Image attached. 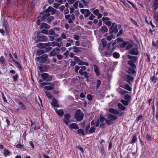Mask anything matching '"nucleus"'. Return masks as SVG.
<instances>
[{"label":"nucleus","mask_w":158,"mask_h":158,"mask_svg":"<svg viewBox=\"0 0 158 158\" xmlns=\"http://www.w3.org/2000/svg\"><path fill=\"white\" fill-rule=\"evenodd\" d=\"M127 42H124L121 44L120 46L121 48H124L127 45Z\"/></svg>","instance_id":"nucleus-53"},{"label":"nucleus","mask_w":158,"mask_h":158,"mask_svg":"<svg viewBox=\"0 0 158 158\" xmlns=\"http://www.w3.org/2000/svg\"><path fill=\"white\" fill-rule=\"evenodd\" d=\"M109 112L110 113L116 115H119V116H121L123 114L122 112H119L117 110L114 108H110L109 109Z\"/></svg>","instance_id":"nucleus-11"},{"label":"nucleus","mask_w":158,"mask_h":158,"mask_svg":"<svg viewBox=\"0 0 158 158\" xmlns=\"http://www.w3.org/2000/svg\"><path fill=\"white\" fill-rule=\"evenodd\" d=\"M95 128L94 126H93L91 127L89 131V133H92L94 132L95 130Z\"/></svg>","instance_id":"nucleus-50"},{"label":"nucleus","mask_w":158,"mask_h":158,"mask_svg":"<svg viewBox=\"0 0 158 158\" xmlns=\"http://www.w3.org/2000/svg\"><path fill=\"white\" fill-rule=\"evenodd\" d=\"M118 106L119 109L121 110H125L126 109V107L123 105L121 103H118Z\"/></svg>","instance_id":"nucleus-31"},{"label":"nucleus","mask_w":158,"mask_h":158,"mask_svg":"<svg viewBox=\"0 0 158 158\" xmlns=\"http://www.w3.org/2000/svg\"><path fill=\"white\" fill-rule=\"evenodd\" d=\"M125 79L130 84H131V83L133 82L134 81V78L128 74H127L125 75Z\"/></svg>","instance_id":"nucleus-13"},{"label":"nucleus","mask_w":158,"mask_h":158,"mask_svg":"<svg viewBox=\"0 0 158 158\" xmlns=\"http://www.w3.org/2000/svg\"><path fill=\"white\" fill-rule=\"evenodd\" d=\"M129 53L132 55H137L139 54V52L137 48H133L129 51Z\"/></svg>","instance_id":"nucleus-20"},{"label":"nucleus","mask_w":158,"mask_h":158,"mask_svg":"<svg viewBox=\"0 0 158 158\" xmlns=\"http://www.w3.org/2000/svg\"><path fill=\"white\" fill-rule=\"evenodd\" d=\"M45 93L48 98H52V96L49 92L45 91Z\"/></svg>","instance_id":"nucleus-54"},{"label":"nucleus","mask_w":158,"mask_h":158,"mask_svg":"<svg viewBox=\"0 0 158 158\" xmlns=\"http://www.w3.org/2000/svg\"><path fill=\"white\" fill-rule=\"evenodd\" d=\"M40 32L46 35L48 34V31L45 29H42L40 31Z\"/></svg>","instance_id":"nucleus-45"},{"label":"nucleus","mask_w":158,"mask_h":158,"mask_svg":"<svg viewBox=\"0 0 158 158\" xmlns=\"http://www.w3.org/2000/svg\"><path fill=\"white\" fill-rule=\"evenodd\" d=\"M90 128V125H87L85 127V131H86V132H88L89 131V130Z\"/></svg>","instance_id":"nucleus-63"},{"label":"nucleus","mask_w":158,"mask_h":158,"mask_svg":"<svg viewBox=\"0 0 158 158\" xmlns=\"http://www.w3.org/2000/svg\"><path fill=\"white\" fill-rule=\"evenodd\" d=\"M49 66L48 65L40 64L38 66V68L40 71L41 72L46 71L49 69Z\"/></svg>","instance_id":"nucleus-10"},{"label":"nucleus","mask_w":158,"mask_h":158,"mask_svg":"<svg viewBox=\"0 0 158 158\" xmlns=\"http://www.w3.org/2000/svg\"><path fill=\"white\" fill-rule=\"evenodd\" d=\"M50 85V86H47L44 87V88L46 90H52L54 89V84L52 83L43 82L41 84V85L44 86L46 85Z\"/></svg>","instance_id":"nucleus-8"},{"label":"nucleus","mask_w":158,"mask_h":158,"mask_svg":"<svg viewBox=\"0 0 158 158\" xmlns=\"http://www.w3.org/2000/svg\"><path fill=\"white\" fill-rule=\"evenodd\" d=\"M81 68L79 70V72L80 74L81 75H84V77L85 78H89V73L85 71H83L85 70L86 67L85 66H80Z\"/></svg>","instance_id":"nucleus-7"},{"label":"nucleus","mask_w":158,"mask_h":158,"mask_svg":"<svg viewBox=\"0 0 158 158\" xmlns=\"http://www.w3.org/2000/svg\"><path fill=\"white\" fill-rule=\"evenodd\" d=\"M87 98L90 101L92 99V96L90 94H88L87 96Z\"/></svg>","instance_id":"nucleus-60"},{"label":"nucleus","mask_w":158,"mask_h":158,"mask_svg":"<svg viewBox=\"0 0 158 158\" xmlns=\"http://www.w3.org/2000/svg\"><path fill=\"white\" fill-rule=\"evenodd\" d=\"M42 78L44 80H46L47 81H50L52 80V76L49 75L48 73H44L41 75Z\"/></svg>","instance_id":"nucleus-6"},{"label":"nucleus","mask_w":158,"mask_h":158,"mask_svg":"<svg viewBox=\"0 0 158 158\" xmlns=\"http://www.w3.org/2000/svg\"><path fill=\"white\" fill-rule=\"evenodd\" d=\"M123 88L129 91H131L132 90V88L128 84L126 85L124 87H123Z\"/></svg>","instance_id":"nucleus-34"},{"label":"nucleus","mask_w":158,"mask_h":158,"mask_svg":"<svg viewBox=\"0 0 158 158\" xmlns=\"http://www.w3.org/2000/svg\"><path fill=\"white\" fill-rule=\"evenodd\" d=\"M45 53V52H44V50L41 49H39L37 51V54L38 56L44 54Z\"/></svg>","instance_id":"nucleus-33"},{"label":"nucleus","mask_w":158,"mask_h":158,"mask_svg":"<svg viewBox=\"0 0 158 158\" xmlns=\"http://www.w3.org/2000/svg\"><path fill=\"white\" fill-rule=\"evenodd\" d=\"M117 118V116L109 114L107 116V118L105 119L106 123L110 125L114 123V122Z\"/></svg>","instance_id":"nucleus-3"},{"label":"nucleus","mask_w":158,"mask_h":158,"mask_svg":"<svg viewBox=\"0 0 158 158\" xmlns=\"http://www.w3.org/2000/svg\"><path fill=\"white\" fill-rule=\"evenodd\" d=\"M60 38L62 39H66L67 38L66 35L65 34L64 32H63L61 34Z\"/></svg>","instance_id":"nucleus-49"},{"label":"nucleus","mask_w":158,"mask_h":158,"mask_svg":"<svg viewBox=\"0 0 158 158\" xmlns=\"http://www.w3.org/2000/svg\"><path fill=\"white\" fill-rule=\"evenodd\" d=\"M55 110L56 113L58 115L61 117L63 116L64 114V112L62 109H60L59 110L55 109Z\"/></svg>","instance_id":"nucleus-22"},{"label":"nucleus","mask_w":158,"mask_h":158,"mask_svg":"<svg viewBox=\"0 0 158 158\" xmlns=\"http://www.w3.org/2000/svg\"><path fill=\"white\" fill-rule=\"evenodd\" d=\"M147 138V140L148 141H151L152 139L151 136L149 134H147L146 136Z\"/></svg>","instance_id":"nucleus-58"},{"label":"nucleus","mask_w":158,"mask_h":158,"mask_svg":"<svg viewBox=\"0 0 158 158\" xmlns=\"http://www.w3.org/2000/svg\"><path fill=\"white\" fill-rule=\"evenodd\" d=\"M137 140V138L135 135H134L133 136V137L132 140L131 142V143H135Z\"/></svg>","instance_id":"nucleus-44"},{"label":"nucleus","mask_w":158,"mask_h":158,"mask_svg":"<svg viewBox=\"0 0 158 158\" xmlns=\"http://www.w3.org/2000/svg\"><path fill=\"white\" fill-rule=\"evenodd\" d=\"M44 45H45V47H49L51 46H52V42H48L47 43H44Z\"/></svg>","instance_id":"nucleus-61"},{"label":"nucleus","mask_w":158,"mask_h":158,"mask_svg":"<svg viewBox=\"0 0 158 158\" xmlns=\"http://www.w3.org/2000/svg\"><path fill=\"white\" fill-rule=\"evenodd\" d=\"M130 65L131 66L129 67L127 72L130 74H134V73H135V69L136 68V66L135 65V66L133 65Z\"/></svg>","instance_id":"nucleus-16"},{"label":"nucleus","mask_w":158,"mask_h":158,"mask_svg":"<svg viewBox=\"0 0 158 158\" xmlns=\"http://www.w3.org/2000/svg\"><path fill=\"white\" fill-rule=\"evenodd\" d=\"M3 152L4 155L5 156H7L10 153V152L6 149H5L4 150Z\"/></svg>","instance_id":"nucleus-52"},{"label":"nucleus","mask_w":158,"mask_h":158,"mask_svg":"<svg viewBox=\"0 0 158 158\" xmlns=\"http://www.w3.org/2000/svg\"><path fill=\"white\" fill-rule=\"evenodd\" d=\"M19 107H20V109L23 110H25L26 109L25 105L21 102H19Z\"/></svg>","instance_id":"nucleus-36"},{"label":"nucleus","mask_w":158,"mask_h":158,"mask_svg":"<svg viewBox=\"0 0 158 158\" xmlns=\"http://www.w3.org/2000/svg\"><path fill=\"white\" fill-rule=\"evenodd\" d=\"M69 127L71 129H74L76 130L79 128L78 125L75 123L70 124Z\"/></svg>","instance_id":"nucleus-24"},{"label":"nucleus","mask_w":158,"mask_h":158,"mask_svg":"<svg viewBox=\"0 0 158 158\" xmlns=\"http://www.w3.org/2000/svg\"><path fill=\"white\" fill-rule=\"evenodd\" d=\"M117 91L119 93L122 95L126 93H128L127 91L121 88H118L117 89Z\"/></svg>","instance_id":"nucleus-27"},{"label":"nucleus","mask_w":158,"mask_h":158,"mask_svg":"<svg viewBox=\"0 0 158 158\" xmlns=\"http://www.w3.org/2000/svg\"><path fill=\"white\" fill-rule=\"evenodd\" d=\"M82 14H84V16L88 17L90 14L89 10L87 9H82L80 10Z\"/></svg>","instance_id":"nucleus-14"},{"label":"nucleus","mask_w":158,"mask_h":158,"mask_svg":"<svg viewBox=\"0 0 158 158\" xmlns=\"http://www.w3.org/2000/svg\"><path fill=\"white\" fill-rule=\"evenodd\" d=\"M44 49H45L44 50V52H47L52 50V48L51 47H48L47 48L45 47Z\"/></svg>","instance_id":"nucleus-51"},{"label":"nucleus","mask_w":158,"mask_h":158,"mask_svg":"<svg viewBox=\"0 0 158 158\" xmlns=\"http://www.w3.org/2000/svg\"><path fill=\"white\" fill-rule=\"evenodd\" d=\"M105 24L109 26H110L111 25V23L109 20L108 21H105V22H104Z\"/></svg>","instance_id":"nucleus-57"},{"label":"nucleus","mask_w":158,"mask_h":158,"mask_svg":"<svg viewBox=\"0 0 158 158\" xmlns=\"http://www.w3.org/2000/svg\"><path fill=\"white\" fill-rule=\"evenodd\" d=\"M45 11L46 12L49 13V12H50L51 14L53 15L56 13V10L54 9L52 7L50 6L47 9L45 10Z\"/></svg>","instance_id":"nucleus-19"},{"label":"nucleus","mask_w":158,"mask_h":158,"mask_svg":"<svg viewBox=\"0 0 158 158\" xmlns=\"http://www.w3.org/2000/svg\"><path fill=\"white\" fill-rule=\"evenodd\" d=\"M128 58L130 60L128 61V63L129 65H133L135 66L134 63L137 60V57L134 56H132L129 55Z\"/></svg>","instance_id":"nucleus-9"},{"label":"nucleus","mask_w":158,"mask_h":158,"mask_svg":"<svg viewBox=\"0 0 158 158\" xmlns=\"http://www.w3.org/2000/svg\"><path fill=\"white\" fill-rule=\"evenodd\" d=\"M64 17L68 21V22L69 24L73 23L75 19V15L73 14L65 15L64 16Z\"/></svg>","instance_id":"nucleus-5"},{"label":"nucleus","mask_w":158,"mask_h":158,"mask_svg":"<svg viewBox=\"0 0 158 158\" xmlns=\"http://www.w3.org/2000/svg\"><path fill=\"white\" fill-rule=\"evenodd\" d=\"M75 67V72L76 73H78V70L80 69L81 68L80 66H79L78 65H76Z\"/></svg>","instance_id":"nucleus-56"},{"label":"nucleus","mask_w":158,"mask_h":158,"mask_svg":"<svg viewBox=\"0 0 158 158\" xmlns=\"http://www.w3.org/2000/svg\"><path fill=\"white\" fill-rule=\"evenodd\" d=\"M51 105L53 107H59V105L57 104V101L55 99H52V102L51 103Z\"/></svg>","instance_id":"nucleus-26"},{"label":"nucleus","mask_w":158,"mask_h":158,"mask_svg":"<svg viewBox=\"0 0 158 158\" xmlns=\"http://www.w3.org/2000/svg\"><path fill=\"white\" fill-rule=\"evenodd\" d=\"M83 117L84 114L82 111L80 110H77L74 115V118L76 120L81 121L83 119Z\"/></svg>","instance_id":"nucleus-4"},{"label":"nucleus","mask_w":158,"mask_h":158,"mask_svg":"<svg viewBox=\"0 0 158 158\" xmlns=\"http://www.w3.org/2000/svg\"><path fill=\"white\" fill-rule=\"evenodd\" d=\"M36 60L37 61L42 64H48L50 62L48 58V56L46 54L37 57L36 58Z\"/></svg>","instance_id":"nucleus-1"},{"label":"nucleus","mask_w":158,"mask_h":158,"mask_svg":"<svg viewBox=\"0 0 158 158\" xmlns=\"http://www.w3.org/2000/svg\"><path fill=\"white\" fill-rule=\"evenodd\" d=\"M50 28V26L49 25L44 23H41L40 27V29H49Z\"/></svg>","instance_id":"nucleus-18"},{"label":"nucleus","mask_w":158,"mask_h":158,"mask_svg":"<svg viewBox=\"0 0 158 158\" xmlns=\"http://www.w3.org/2000/svg\"><path fill=\"white\" fill-rule=\"evenodd\" d=\"M0 62L3 64L6 65V62L5 61L4 57L3 56H1L0 58Z\"/></svg>","instance_id":"nucleus-30"},{"label":"nucleus","mask_w":158,"mask_h":158,"mask_svg":"<svg viewBox=\"0 0 158 158\" xmlns=\"http://www.w3.org/2000/svg\"><path fill=\"white\" fill-rule=\"evenodd\" d=\"M53 19V16H49L46 22L49 23H50Z\"/></svg>","instance_id":"nucleus-43"},{"label":"nucleus","mask_w":158,"mask_h":158,"mask_svg":"<svg viewBox=\"0 0 158 158\" xmlns=\"http://www.w3.org/2000/svg\"><path fill=\"white\" fill-rule=\"evenodd\" d=\"M73 52H78L81 51L79 47L75 46H73Z\"/></svg>","instance_id":"nucleus-32"},{"label":"nucleus","mask_w":158,"mask_h":158,"mask_svg":"<svg viewBox=\"0 0 158 158\" xmlns=\"http://www.w3.org/2000/svg\"><path fill=\"white\" fill-rule=\"evenodd\" d=\"M113 56L115 58H118L119 57L120 55L119 53L115 52L113 54Z\"/></svg>","instance_id":"nucleus-46"},{"label":"nucleus","mask_w":158,"mask_h":158,"mask_svg":"<svg viewBox=\"0 0 158 158\" xmlns=\"http://www.w3.org/2000/svg\"><path fill=\"white\" fill-rule=\"evenodd\" d=\"M113 37V35H110L109 36L107 37V39L109 41L111 40Z\"/></svg>","instance_id":"nucleus-64"},{"label":"nucleus","mask_w":158,"mask_h":158,"mask_svg":"<svg viewBox=\"0 0 158 158\" xmlns=\"http://www.w3.org/2000/svg\"><path fill=\"white\" fill-rule=\"evenodd\" d=\"M52 47L57 46L58 47H60L62 46L63 44L62 42L60 43L57 42L56 41H53L52 42Z\"/></svg>","instance_id":"nucleus-21"},{"label":"nucleus","mask_w":158,"mask_h":158,"mask_svg":"<svg viewBox=\"0 0 158 158\" xmlns=\"http://www.w3.org/2000/svg\"><path fill=\"white\" fill-rule=\"evenodd\" d=\"M60 48H54L50 53L49 54V56L50 57L54 56H55L57 52H60Z\"/></svg>","instance_id":"nucleus-12"},{"label":"nucleus","mask_w":158,"mask_h":158,"mask_svg":"<svg viewBox=\"0 0 158 158\" xmlns=\"http://www.w3.org/2000/svg\"><path fill=\"white\" fill-rule=\"evenodd\" d=\"M105 118L103 116H100V121H99L101 123H102L104 120H105Z\"/></svg>","instance_id":"nucleus-62"},{"label":"nucleus","mask_w":158,"mask_h":158,"mask_svg":"<svg viewBox=\"0 0 158 158\" xmlns=\"http://www.w3.org/2000/svg\"><path fill=\"white\" fill-rule=\"evenodd\" d=\"M56 56H57V58L59 60H60L62 59H63V55H60V54L57 55H56Z\"/></svg>","instance_id":"nucleus-59"},{"label":"nucleus","mask_w":158,"mask_h":158,"mask_svg":"<svg viewBox=\"0 0 158 158\" xmlns=\"http://www.w3.org/2000/svg\"><path fill=\"white\" fill-rule=\"evenodd\" d=\"M70 116L68 114H65L64 116V121L65 124L68 125L69 123V120L70 118Z\"/></svg>","instance_id":"nucleus-17"},{"label":"nucleus","mask_w":158,"mask_h":158,"mask_svg":"<svg viewBox=\"0 0 158 158\" xmlns=\"http://www.w3.org/2000/svg\"><path fill=\"white\" fill-rule=\"evenodd\" d=\"M124 98L129 102L131 100V96L127 94L125 95L124 96Z\"/></svg>","instance_id":"nucleus-39"},{"label":"nucleus","mask_w":158,"mask_h":158,"mask_svg":"<svg viewBox=\"0 0 158 158\" xmlns=\"http://www.w3.org/2000/svg\"><path fill=\"white\" fill-rule=\"evenodd\" d=\"M55 31H54L53 29H51L48 31V34L50 35H54L55 34Z\"/></svg>","instance_id":"nucleus-48"},{"label":"nucleus","mask_w":158,"mask_h":158,"mask_svg":"<svg viewBox=\"0 0 158 158\" xmlns=\"http://www.w3.org/2000/svg\"><path fill=\"white\" fill-rule=\"evenodd\" d=\"M101 42L103 48L106 47L107 42L104 39H102L101 40Z\"/></svg>","instance_id":"nucleus-40"},{"label":"nucleus","mask_w":158,"mask_h":158,"mask_svg":"<svg viewBox=\"0 0 158 158\" xmlns=\"http://www.w3.org/2000/svg\"><path fill=\"white\" fill-rule=\"evenodd\" d=\"M3 26L4 27L6 32H8V24L7 22L4 20L3 21Z\"/></svg>","instance_id":"nucleus-29"},{"label":"nucleus","mask_w":158,"mask_h":158,"mask_svg":"<svg viewBox=\"0 0 158 158\" xmlns=\"http://www.w3.org/2000/svg\"><path fill=\"white\" fill-rule=\"evenodd\" d=\"M36 46L40 49L44 48H45L44 43H40L38 44Z\"/></svg>","instance_id":"nucleus-37"},{"label":"nucleus","mask_w":158,"mask_h":158,"mask_svg":"<svg viewBox=\"0 0 158 158\" xmlns=\"http://www.w3.org/2000/svg\"><path fill=\"white\" fill-rule=\"evenodd\" d=\"M153 6L155 9H157L158 7V0H156L155 2L153 3Z\"/></svg>","instance_id":"nucleus-42"},{"label":"nucleus","mask_w":158,"mask_h":158,"mask_svg":"<svg viewBox=\"0 0 158 158\" xmlns=\"http://www.w3.org/2000/svg\"><path fill=\"white\" fill-rule=\"evenodd\" d=\"M100 30L102 33H104L107 32L108 29L106 26H103L100 29Z\"/></svg>","instance_id":"nucleus-28"},{"label":"nucleus","mask_w":158,"mask_h":158,"mask_svg":"<svg viewBox=\"0 0 158 158\" xmlns=\"http://www.w3.org/2000/svg\"><path fill=\"white\" fill-rule=\"evenodd\" d=\"M109 33L111 34L112 33H116L118 31V29L117 27V26H114L113 27V28L112 30H110V28H109Z\"/></svg>","instance_id":"nucleus-25"},{"label":"nucleus","mask_w":158,"mask_h":158,"mask_svg":"<svg viewBox=\"0 0 158 158\" xmlns=\"http://www.w3.org/2000/svg\"><path fill=\"white\" fill-rule=\"evenodd\" d=\"M104 149L105 147L103 144H102L101 145H99V150L102 153H103L104 152Z\"/></svg>","instance_id":"nucleus-38"},{"label":"nucleus","mask_w":158,"mask_h":158,"mask_svg":"<svg viewBox=\"0 0 158 158\" xmlns=\"http://www.w3.org/2000/svg\"><path fill=\"white\" fill-rule=\"evenodd\" d=\"M77 132L78 134H79L80 135H84V131L81 129H80L79 130H77Z\"/></svg>","instance_id":"nucleus-47"},{"label":"nucleus","mask_w":158,"mask_h":158,"mask_svg":"<svg viewBox=\"0 0 158 158\" xmlns=\"http://www.w3.org/2000/svg\"><path fill=\"white\" fill-rule=\"evenodd\" d=\"M44 14L43 15H38L37 17L38 20L37 23L38 25H39L41 22L43 21H46L48 17L50 15V14L49 13L46 12L45 10L44 11Z\"/></svg>","instance_id":"nucleus-2"},{"label":"nucleus","mask_w":158,"mask_h":158,"mask_svg":"<svg viewBox=\"0 0 158 158\" xmlns=\"http://www.w3.org/2000/svg\"><path fill=\"white\" fill-rule=\"evenodd\" d=\"M94 70L97 76H98L100 75V73L99 72V68L96 65H94Z\"/></svg>","instance_id":"nucleus-23"},{"label":"nucleus","mask_w":158,"mask_h":158,"mask_svg":"<svg viewBox=\"0 0 158 158\" xmlns=\"http://www.w3.org/2000/svg\"><path fill=\"white\" fill-rule=\"evenodd\" d=\"M73 38L76 40H78L80 39V36L77 35H74Z\"/></svg>","instance_id":"nucleus-55"},{"label":"nucleus","mask_w":158,"mask_h":158,"mask_svg":"<svg viewBox=\"0 0 158 158\" xmlns=\"http://www.w3.org/2000/svg\"><path fill=\"white\" fill-rule=\"evenodd\" d=\"M37 38L40 41H46L48 40L47 37L44 35H40L38 34L37 36Z\"/></svg>","instance_id":"nucleus-15"},{"label":"nucleus","mask_w":158,"mask_h":158,"mask_svg":"<svg viewBox=\"0 0 158 158\" xmlns=\"http://www.w3.org/2000/svg\"><path fill=\"white\" fill-rule=\"evenodd\" d=\"M121 102L123 103L124 106H126L128 105L129 102L126 100H121Z\"/></svg>","instance_id":"nucleus-41"},{"label":"nucleus","mask_w":158,"mask_h":158,"mask_svg":"<svg viewBox=\"0 0 158 158\" xmlns=\"http://www.w3.org/2000/svg\"><path fill=\"white\" fill-rule=\"evenodd\" d=\"M126 46V49L129 50L133 46V44L132 43L127 42V44Z\"/></svg>","instance_id":"nucleus-35"}]
</instances>
